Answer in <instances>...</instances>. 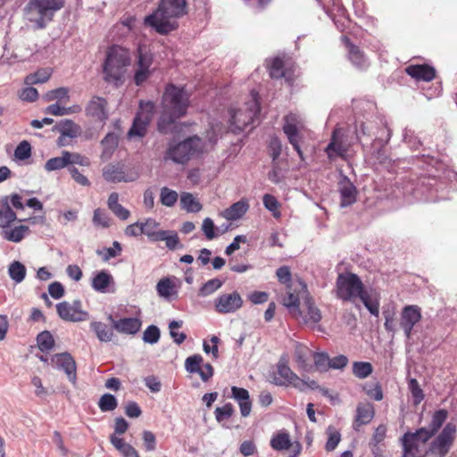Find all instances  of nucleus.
I'll return each mask as SVG.
<instances>
[{"label":"nucleus","mask_w":457,"mask_h":457,"mask_svg":"<svg viewBox=\"0 0 457 457\" xmlns=\"http://www.w3.org/2000/svg\"><path fill=\"white\" fill-rule=\"evenodd\" d=\"M188 104L189 96L184 88L168 86L163 95V112L158 121V130L162 134L170 133L176 120L186 114Z\"/></svg>","instance_id":"1"},{"label":"nucleus","mask_w":457,"mask_h":457,"mask_svg":"<svg viewBox=\"0 0 457 457\" xmlns=\"http://www.w3.org/2000/svg\"><path fill=\"white\" fill-rule=\"evenodd\" d=\"M446 410L440 409L432 415L429 423L426 427L420 428L415 432H406L402 437L403 456L420 457V444L424 445L443 427L447 420Z\"/></svg>","instance_id":"2"},{"label":"nucleus","mask_w":457,"mask_h":457,"mask_svg":"<svg viewBox=\"0 0 457 457\" xmlns=\"http://www.w3.org/2000/svg\"><path fill=\"white\" fill-rule=\"evenodd\" d=\"M186 0H162L157 10L145 18V23L160 34L175 30L177 19L185 13Z\"/></svg>","instance_id":"3"},{"label":"nucleus","mask_w":457,"mask_h":457,"mask_svg":"<svg viewBox=\"0 0 457 457\" xmlns=\"http://www.w3.org/2000/svg\"><path fill=\"white\" fill-rule=\"evenodd\" d=\"M260 112V104L255 96L245 103L242 107L230 113V136H237L236 141L230 138V155L239 152L244 144L245 129L252 124Z\"/></svg>","instance_id":"4"},{"label":"nucleus","mask_w":457,"mask_h":457,"mask_svg":"<svg viewBox=\"0 0 457 457\" xmlns=\"http://www.w3.org/2000/svg\"><path fill=\"white\" fill-rule=\"evenodd\" d=\"M129 64L128 50L118 46H112L107 51L104 64V79L119 87L124 81L126 69Z\"/></svg>","instance_id":"5"},{"label":"nucleus","mask_w":457,"mask_h":457,"mask_svg":"<svg viewBox=\"0 0 457 457\" xmlns=\"http://www.w3.org/2000/svg\"><path fill=\"white\" fill-rule=\"evenodd\" d=\"M276 276L278 282L285 286V293L281 295L282 304L293 310L295 313H299L296 302L300 298V295L306 292L307 285L299 278H293L288 266L279 267L276 271Z\"/></svg>","instance_id":"6"},{"label":"nucleus","mask_w":457,"mask_h":457,"mask_svg":"<svg viewBox=\"0 0 457 457\" xmlns=\"http://www.w3.org/2000/svg\"><path fill=\"white\" fill-rule=\"evenodd\" d=\"M204 151H206L205 142L198 136H193L179 144L170 145L164 159L170 160L175 163L185 164L191 158L203 154Z\"/></svg>","instance_id":"7"},{"label":"nucleus","mask_w":457,"mask_h":457,"mask_svg":"<svg viewBox=\"0 0 457 457\" xmlns=\"http://www.w3.org/2000/svg\"><path fill=\"white\" fill-rule=\"evenodd\" d=\"M63 5L64 0H29L25 7V16L37 29H43Z\"/></svg>","instance_id":"8"},{"label":"nucleus","mask_w":457,"mask_h":457,"mask_svg":"<svg viewBox=\"0 0 457 457\" xmlns=\"http://www.w3.org/2000/svg\"><path fill=\"white\" fill-rule=\"evenodd\" d=\"M437 433L430 438L431 441H428L426 450L420 448V457H446L450 453L456 437V426L449 422Z\"/></svg>","instance_id":"9"},{"label":"nucleus","mask_w":457,"mask_h":457,"mask_svg":"<svg viewBox=\"0 0 457 457\" xmlns=\"http://www.w3.org/2000/svg\"><path fill=\"white\" fill-rule=\"evenodd\" d=\"M364 286L360 278L353 273L339 274L337 279V295L344 301L360 298L364 293Z\"/></svg>","instance_id":"10"},{"label":"nucleus","mask_w":457,"mask_h":457,"mask_svg":"<svg viewBox=\"0 0 457 457\" xmlns=\"http://www.w3.org/2000/svg\"><path fill=\"white\" fill-rule=\"evenodd\" d=\"M296 305L299 313H295L290 308H287V310L299 322L317 323L321 320L320 311L316 307L307 288L306 292L300 295Z\"/></svg>","instance_id":"11"},{"label":"nucleus","mask_w":457,"mask_h":457,"mask_svg":"<svg viewBox=\"0 0 457 457\" xmlns=\"http://www.w3.org/2000/svg\"><path fill=\"white\" fill-rule=\"evenodd\" d=\"M283 132L293 148L296 151L299 157L303 160V153L301 149L300 143L303 140V130L304 129L303 122L300 117L293 112L287 114L284 119Z\"/></svg>","instance_id":"12"},{"label":"nucleus","mask_w":457,"mask_h":457,"mask_svg":"<svg viewBox=\"0 0 457 457\" xmlns=\"http://www.w3.org/2000/svg\"><path fill=\"white\" fill-rule=\"evenodd\" d=\"M154 105L152 102H140L139 111L128 132L129 137H143L145 135L147 126L154 116Z\"/></svg>","instance_id":"13"},{"label":"nucleus","mask_w":457,"mask_h":457,"mask_svg":"<svg viewBox=\"0 0 457 457\" xmlns=\"http://www.w3.org/2000/svg\"><path fill=\"white\" fill-rule=\"evenodd\" d=\"M103 178L112 183L133 182L139 178V172L135 169L126 171L120 163H109L103 168Z\"/></svg>","instance_id":"14"},{"label":"nucleus","mask_w":457,"mask_h":457,"mask_svg":"<svg viewBox=\"0 0 457 457\" xmlns=\"http://www.w3.org/2000/svg\"><path fill=\"white\" fill-rule=\"evenodd\" d=\"M57 313L63 320L79 322L87 320L88 313L82 309L81 302L74 301L72 303L63 301L56 305Z\"/></svg>","instance_id":"15"},{"label":"nucleus","mask_w":457,"mask_h":457,"mask_svg":"<svg viewBox=\"0 0 457 457\" xmlns=\"http://www.w3.org/2000/svg\"><path fill=\"white\" fill-rule=\"evenodd\" d=\"M137 69L134 75V81L137 86L143 84L149 77V68L153 63V56L145 46L137 48Z\"/></svg>","instance_id":"16"},{"label":"nucleus","mask_w":457,"mask_h":457,"mask_svg":"<svg viewBox=\"0 0 457 457\" xmlns=\"http://www.w3.org/2000/svg\"><path fill=\"white\" fill-rule=\"evenodd\" d=\"M287 362L286 357L280 358L277 365V374L278 376L276 378L277 384L280 386L293 385L295 387H300V384H303V380L292 371Z\"/></svg>","instance_id":"17"},{"label":"nucleus","mask_w":457,"mask_h":457,"mask_svg":"<svg viewBox=\"0 0 457 457\" xmlns=\"http://www.w3.org/2000/svg\"><path fill=\"white\" fill-rule=\"evenodd\" d=\"M421 320V309L418 305H407L401 313V327L409 338L413 327Z\"/></svg>","instance_id":"18"},{"label":"nucleus","mask_w":457,"mask_h":457,"mask_svg":"<svg viewBox=\"0 0 457 457\" xmlns=\"http://www.w3.org/2000/svg\"><path fill=\"white\" fill-rule=\"evenodd\" d=\"M52 362H54L59 369L64 370L68 379L73 385L76 384V362L70 353L65 352L54 354L52 356Z\"/></svg>","instance_id":"19"},{"label":"nucleus","mask_w":457,"mask_h":457,"mask_svg":"<svg viewBox=\"0 0 457 457\" xmlns=\"http://www.w3.org/2000/svg\"><path fill=\"white\" fill-rule=\"evenodd\" d=\"M405 73L417 81H432L436 76V69L427 63L410 64L405 68Z\"/></svg>","instance_id":"20"},{"label":"nucleus","mask_w":457,"mask_h":457,"mask_svg":"<svg viewBox=\"0 0 457 457\" xmlns=\"http://www.w3.org/2000/svg\"><path fill=\"white\" fill-rule=\"evenodd\" d=\"M314 354L315 351L311 350L306 345H297L295 351V361L298 369L306 372H312Z\"/></svg>","instance_id":"21"},{"label":"nucleus","mask_w":457,"mask_h":457,"mask_svg":"<svg viewBox=\"0 0 457 457\" xmlns=\"http://www.w3.org/2000/svg\"><path fill=\"white\" fill-rule=\"evenodd\" d=\"M343 40L348 52L350 62L359 70H366L369 67L368 61L364 53L360 47L351 42L347 37H344Z\"/></svg>","instance_id":"22"},{"label":"nucleus","mask_w":457,"mask_h":457,"mask_svg":"<svg viewBox=\"0 0 457 457\" xmlns=\"http://www.w3.org/2000/svg\"><path fill=\"white\" fill-rule=\"evenodd\" d=\"M231 397L237 403L240 413L243 417L250 415L252 411V401L250 399L249 392L242 387L231 386Z\"/></svg>","instance_id":"23"},{"label":"nucleus","mask_w":457,"mask_h":457,"mask_svg":"<svg viewBox=\"0 0 457 457\" xmlns=\"http://www.w3.org/2000/svg\"><path fill=\"white\" fill-rule=\"evenodd\" d=\"M109 319L112 321L113 328L120 333L133 335L141 328V321L137 318H123L113 320L112 316Z\"/></svg>","instance_id":"24"},{"label":"nucleus","mask_w":457,"mask_h":457,"mask_svg":"<svg viewBox=\"0 0 457 457\" xmlns=\"http://www.w3.org/2000/svg\"><path fill=\"white\" fill-rule=\"evenodd\" d=\"M339 193L341 198V206L346 207L355 203L357 189L349 179H347V178H345L339 183Z\"/></svg>","instance_id":"25"},{"label":"nucleus","mask_w":457,"mask_h":457,"mask_svg":"<svg viewBox=\"0 0 457 457\" xmlns=\"http://www.w3.org/2000/svg\"><path fill=\"white\" fill-rule=\"evenodd\" d=\"M289 58L284 56H277L269 61L267 68L270 76L272 79H281L287 76V66L288 65Z\"/></svg>","instance_id":"26"},{"label":"nucleus","mask_w":457,"mask_h":457,"mask_svg":"<svg viewBox=\"0 0 457 457\" xmlns=\"http://www.w3.org/2000/svg\"><path fill=\"white\" fill-rule=\"evenodd\" d=\"M375 415V409L372 403L365 402L359 403L356 408L354 424L357 427L370 423Z\"/></svg>","instance_id":"27"},{"label":"nucleus","mask_w":457,"mask_h":457,"mask_svg":"<svg viewBox=\"0 0 457 457\" xmlns=\"http://www.w3.org/2000/svg\"><path fill=\"white\" fill-rule=\"evenodd\" d=\"M339 133L340 130L337 129L333 130L330 142L325 149L329 159L335 156H343L347 151V148L339 138Z\"/></svg>","instance_id":"28"},{"label":"nucleus","mask_w":457,"mask_h":457,"mask_svg":"<svg viewBox=\"0 0 457 457\" xmlns=\"http://www.w3.org/2000/svg\"><path fill=\"white\" fill-rule=\"evenodd\" d=\"M106 101L102 97H94L87 108V113L92 116L93 118L98 120H104L107 118V112H106Z\"/></svg>","instance_id":"29"},{"label":"nucleus","mask_w":457,"mask_h":457,"mask_svg":"<svg viewBox=\"0 0 457 457\" xmlns=\"http://www.w3.org/2000/svg\"><path fill=\"white\" fill-rule=\"evenodd\" d=\"M270 444L272 449L278 452L288 450L293 446L290 435L287 431H279L274 434Z\"/></svg>","instance_id":"30"},{"label":"nucleus","mask_w":457,"mask_h":457,"mask_svg":"<svg viewBox=\"0 0 457 457\" xmlns=\"http://www.w3.org/2000/svg\"><path fill=\"white\" fill-rule=\"evenodd\" d=\"M110 441L123 457H140L137 451L132 445L127 444L122 438L112 435Z\"/></svg>","instance_id":"31"},{"label":"nucleus","mask_w":457,"mask_h":457,"mask_svg":"<svg viewBox=\"0 0 457 457\" xmlns=\"http://www.w3.org/2000/svg\"><path fill=\"white\" fill-rule=\"evenodd\" d=\"M112 282V275L106 270H101L93 278L91 286L96 291L104 293Z\"/></svg>","instance_id":"32"},{"label":"nucleus","mask_w":457,"mask_h":457,"mask_svg":"<svg viewBox=\"0 0 457 457\" xmlns=\"http://www.w3.org/2000/svg\"><path fill=\"white\" fill-rule=\"evenodd\" d=\"M54 129L57 130L61 135L67 136L70 138L76 137L80 131L79 126L71 120H62L56 124Z\"/></svg>","instance_id":"33"},{"label":"nucleus","mask_w":457,"mask_h":457,"mask_svg":"<svg viewBox=\"0 0 457 457\" xmlns=\"http://www.w3.org/2000/svg\"><path fill=\"white\" fill-rule=\"evenodd\" d=\"M29 232V228L28 226L20 225L12 229H4L2 231V236L8 241L19 243Z\"/></svg>","instance_id":"34"},{"label":"nucleus","mask_w":457,"mask_h":457,"mask_svg":"<svg viewBox=\"0 0 457 457\" xmlns=\"http://www.w3.org/2000/svg\"><path fill=\"white\" fill-rule=\"evenodd\" d=\"M17 219L16 213L12 210L8 203V197L5 196L2 199V208L0 210V222L1 226L5 228L12 221Z\"/></svg>","instance_id":"35"},{"label":"nucleus","mask_w":457,"mask_h":457,"mask_svg":"<svg viewBox=\"0 0 457 457\" xmlns=\"http://www.w3.org/2000/svg\"><path fill=\"white\" fill-rule=\"evenodd\" d=\"M156 290L161 297L170 300L172 296H177L175 286L170 278H162L156 285Z\"/></svg>","instance_id":"36"},{"label":"nucleus","mask_w":457,"mask_h":457,"mask_svg":"<svg viewBox=\"0 0 457 457\" xmlns=\"http://www.w3.org/2000/svg\"><path fill=\"white\" fill-rule=\"evenodd\" d=\"M44 167L46 171L58 170L65 167L69 168V159L66 156V151H62L61 156L54 157L46 161Z\"/></svg>","instance_id":"37"},{"label":"nucleus","mask_w":457,"mask_h":457,"mask_svg":"<svg viewBox=\"0 0 457 457\" xmlns=\"http://www.w3.org/2000/svg\"><path fill=\"white\" fill-rule=\"evenodd\" d=\"M224 280L220 278H212L202 285V287L198 290V296L200 297H207L212 294H214L218 289H220L224 284Z\"/></svg>","instance_id":"38"},{"label":"nucleus","mask_w":457,"mask_h":457,"mask_svg":"<svg viewBox=\"0 0 457 457\" xmlns=\"http://www.w3.org/2000/svg\"><path fill=\"white\" fill-rule=\"evenodd\" d=\"M8 274L14 282L19 284L26 277V268L21 262L14 261L9 265Z\"/></svg>","instance_id":"39"},{"label":"nucleus","mask_w":457,"mask_h":457,"mask_svg":"<svg viewBox=\"0 0 457 457\" xmlns=\"http://www.w3.org/2000/svg\"><path fill=\"white\" fill-rule=\"evenodd\" d=\"M182 209L188 212H197L202 209L201 204L190 193H183L180 197Z\"/></svg>","instance_id":"40"},{"label":"nucleus","mask_w":457,"mask_h":457,"mask_svg":"<svg viewBox=\"0 0 457 457\" xmlns=\"http://www.w3.org/2000/svg\"><path fill=\"white\" fill-rule=\"evenodd\" d=\"M104 151L102 158L107 159L118 145V137L114 133H108L101 142Z\"/></svg>","instance_id":"41"},{"label":"nucleus","mask_w":457,"mask_h":457,"mask_svg":"<svg viewBox=\"0 0 457 457\" xmlns=\"http://www.w3.org/2000/svg\"><path fill=\"white\" fill-rule=\"evenodd\" d=\"M329 356L327 353L315 352L313 357V371L327 372L329 370Z\"/></svg>","instance_id":"42"},{"label":"nucleus","mask_w":457,"mask_h":457,"mask_svg":"<svg viewBox=\"0 0 457 457\" xmlns=\"http://www.w3.org/2000/svg\"><path fill=\"white\" fill-rule=\"evenodd\" d=\"M249 209L248 200L245 198L230 205V222L242 218Z\"/></svg>","instance_id":"43"},{"label":"nucleus","mask_w":457,"mask_h":457,"mask_svg":"<svg viewBox=\"0 0 457 457\" xmlns=\"http://www.w3.org/2000/svg\"><path fill=\"white\" fill-rule=\"evenodd\" d=\"M156 241H165L166 246L170 250H174L179 243V239L176 232L166 230H159Z\"/></svg>","instance_id":"44"},{"label":"nucleus","mask_w":457,"mask_h":457,"mask_svg":"<svg viewBox=\"0 0 457 457\" xmlns=\"http://www.w3.org/2000/svg\"><path fill=\"white\" fill-rule=\"evenodd\" d=\"M364 306L369 310L370 314L378 317L379 313V301L377 297L371 295L365 290L360 296Z\"/></svg>","instance_id":"45"},{"label":"nucleus","mask_w":457,"mask_h":457,"mask_svg":"<svg viewBox=\"0 0 457 457\" xmlns=\"http://www.w3.org/2000/svg\"><path fill=\"white\" fill-rule=\"evenodd\" d=\"M373 368L370 362L355 361L353 364V373L359 378H365L372 373Z\"/></svg>","instance_id":"46"},{"label":"nucleus","mask_w":457,"mask_h":457,"mask_svg":"<svg viewBox=\"0 0 457 457\" xmlns=\"http://www.w3.org/2000/svg\"><path fill=\"white\" fill-rule=\"evenodd\" d=\"M328 440L325 445L327 452L334 451L341 441L340 433L333 427H328L327 429Z\"/></svg>","instance_id":"47"},{"label":"nucleus","mask_w":457,"mask_h":457,"mask_svg":"<svg viewBox=\"0 0 457 457\" xmlns=\"http://www.w3.org/2000/svg\"><path fill=\"white\" fill-rule=\"evenodd\" d=\"M117 406V399L111 394L103 395L98 401V407L104 412L112 411L115 410Z\"/></svg>","instance_id":"48"},{"label":"nucleus","mask_w":457,"mask_h":457,"mask_svg":"<svg viewBox=\"0 0 457 457\" xmlns=\"http://www.w3.org/2000/svg\"><path fill=\"white\" fill-rule=\"evenodd\" d=\"M51 76V71L48 69L39 70L33 74H29L25 79V83L33 85L46 82Z\"/></svg>","instance_id":"49"},{"label":"nucleus","mask_w":457,"mask_h":457,"mask_svg":"<svg viewBox=\"0 0 457 457\" xmlns=\"http://www.w3.org/2000/svg\"><path fill=\"white\" fill-rule=\"evenodd\" d=\"M178 194L176 191L171 190L166 187L161 189L160 200L162 204L171 207L178 200Z\"/></svg>","instance_id":"50"},{"label":"nucleus","mask_w":457,"mask_h":457,"mask_svg":"<svg viewBox=\"0 0 457 457\" xmlns=\"http://www.w3.org/2000/svg\"><path fill=\"white\" fill-rule=\"evenodd\" d=\"M408 387L413 397L414 404L418 405L424 399V394L417 379L411 378L408 383Z\"/></svg>","instance_id":"51"},{"label":"nucleus","mask_w":457,"mask_h":457,"mask_svg":"<svg viewBox=\"0 0 457 457\" xmlns=\"http://www.w3.org/2000/svg\"><path fill=\"white\" fill-rule=\"evenodd\" d=\"M158 226L159 223L152 219H148L145 222H141L143 234L146 235L152 241H156V237L159 235V231H155Z\"/></svg>","instance_id":"52"},{"label":"nucleus","mask_w":457,"mask_h":457,"mask_svg":"<svg viewBox=\"0 0 457 457\" xmlns=\"http://www.w3.org/2000/svg\"><path fill=\"white\" fill-rule=\"evenodd\" d=\"M268 152L272 158V162H276L282 152V144L278 137H272L268 145Z\"/></svg>","instance_id":"53"},{"label":"nucleus","mask_w":457,"mask_h":457,"mask_svg":"<svg viewBox=\"0 0 457 457\" xmlns=\"http://www.w3.org/2000/svg\"><path fill=\"white\" fill-rule=\"evenodd\" d=\"M262 202L265 208L273 212L274 217L278 218L280 216V212L278 211L279 203L275 196L266 194L263 195Z\"/></svg>","instance_id":"54"},{"label":"nucleus","mask_w":457,"mask_h":457,"mask_svg":"<svg viewBox=\"0 0 457 457\" xmlns=\"http://www.w3.org/2000/svg\"><path fill=\"white\" fill-rule=\"evenodd\" d=\"M30 155H31L30 144L26 140L21 141L17 145V147L14 151L15 158H17L18 160L23 161V160L29 158Z\"/></svg>","instance_id":"55"},{"label":"nucleus","mask_w":457,"mask_h":457,"mask_svg":"<svg viewBox=\"0 0 457 457\" xmlns=\"http://www.w3.org/2000/svg\"><path fill=\"white\" fill-rule=\"evenodd\" d=\"M182 321L172 320L169 324L170 334L175 343H183L187 339V336L183 332H178L177 329L181 328Z\"/></svg>","instance_id":"56"},{"label":"nucleus","mask_w":457,"mask_h":457,"mask_svg":"<svg viewBox=\"0 0 457 457\" xmlns=\"http://www.w3.org/2000/svg\"><path fill=\"white\" fill-rule=\"evenodd\" d=\"M66 156L69 159V165L78 164L80 166L88 167L90 161L87 156L81 155L79 153L66 151Z\"/></svg>","instance_id":"57"},{"label":"nucleus","mask_w":457,"mask_h":457,"mask_svg":"<svg viewBox=\"0 0 457 457\" xmlns=\"http://www.w3.org/2000/svg\"><path fill=\"white\" fill-rule=\"evenodd\" d=\"M363 390L370 398L375 401H381L383 399V392L379 383L365 385Z\"/></svg>","instance_id":"58"},{"label":"nucleus","mask_w":457,"mask_h":457,"mask_svg":"<svg viewBox=\"0 0 457 457\" xmlns=\"http://www.w3.org/2000/svg\"><path fill=\"white\" fill-rule=\"evenodd\" d=\"M91 328L96 332L98 339L102 342L110 340V331L107 326L102 322L91 323Z\"/></svg>","instance_id":"59"},{"label":"nucleus","mask_w":457,"mask_h":457,"mask_svg":"<svg viewBox=\"0 0 457 457\" xmlns=\"http://www.w3.org/2000/svg\"><path fill=\"white\" fill-rule=\"evenodd\" d=\"M160 338V329L154 326H149L143 334V340L145 343H157Z\"/></svg>","instance_id":"60"},{"label":"nucleus","mask_w":457,"mask_h":457,"mask_svg":"<svg viewBox=\"0 0 457 457\" xmlns=\"http://www.w3.org/2000/svg\"><path fill=\"white\" fill-rule=\"evenodd\" d=\"M202 360V356L197 354L187 358L185 362L186 370L190 373H196L200 370Z\"/></svg>","instance_id":"61"},{"label":"nucleus","mask_w":457,"mask_h":457,"mask_svg":"<svg viewBox=\"0 0 457 457\" xmlns=\"http://www.w3.org/2000/svg\"><path fill=\"white\" fill-rule=\"evenodd\" d=\"M68 170L71 173V178L79 185L83 186V187H89L90 186L89 179L85 175H83L81 172H79V170L76 167L70 166L68 168Z\"/></svg>","instance_id":"62"},{"label":"nucleus","mask_w":457,"mask_h":457,"mask_svg":"<svg viewBox=\"0 0 457 457\" xmlns=\"http://www.w3.org/2000/svg\"><path fill=\"white\" fill-rule=\"evenodd\" d=\"M93 222L95 225L101 226L102 228H108L110 226L108 216L99 208L94 212Z\"/></svg>","instance_id":"63"},{"label":"nucleus","mask_w":457,"mask_h":457,"mask_svg":"<svg viewBox=\"0 0 457 457\" xmlns=\"http://www.w3.org/2000/svg\"><path fill=\"white\" fill-rule=\"evenodd\" d=\"M31 384L35 387V395L40 398H46L48 395V391L43 386L42 380L39 377L34 376L31 379Z\"/></svg>","instance_id":"64"}]
</instances>
